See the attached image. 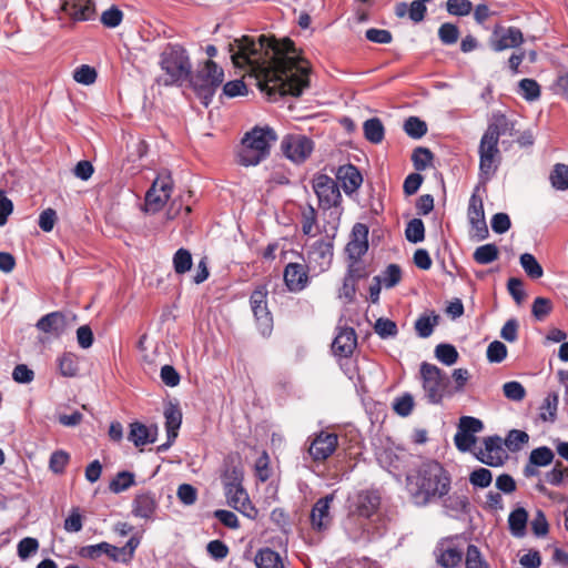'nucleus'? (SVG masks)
<instances>
[{
    "mask_svg": "<svg viewBox=\"0 0 568 568\" xmlns=\"http://www.w3.org/2000/svg\"><path fill=\"white\" fill-rule=\"evenodd\" d=\"M229 49L234 67H250L261 91L268 97H300L310 85V67L296 54L295 43L288 38L277 41L262 34L256 42L243 36L231 42Z\"/></svg>",
    "mask_w": 568,
    "mask_h": 568,
    "instance_id": "nucleus-1",
    "label": "nucleus"
},
{
    "mask_svg": "<svg viewBox=\"0 0 568 568\" xmlns=\"http://www.w3.org/2000/svg\"><path fill=\"white\" fill-rule=\"evenodd\" d=\"M406 481L414 504L426 506L449 493L452 478L439 463L430 460L423 463L414 474H408Z\"/></svg>",
    "mask_w": 568,
    "mask_h": 568,
    "instance_id": "nucleus-2",
    "label": "nucleus"
},
{
    "mask_svg": "<svg viewBox=\"0 0 568 568\" xmlns=\"http://www.w3.org/2000/svg\"><path fill=\"white\" fill-rule=\"evenodd\" d=\"M312 187L323 210L324 224H331V230L338 229L342 195L337 183L326 174H316L312 180Z\"/></svg>",
    "mask_w": 568,
    "mask_h": 568,
    "instance_id": "nucleus-3",
    "label": "nucleus"
},
{
    "mask_svg": "<svg viewBox=\"0 0 568 568\" xmlns=\"http://www.w3.org/2000/svg\"><path fill=\"white\" fill-rule=\"evenodd\" d=\"M324 235L305 245L304 261L307 271L320 275L329 270L334 256V240L337 229L331 230V224H324Z\"/></svg>",
    "mask_w": 568,
    "mask_h": 568,
    "instance_id": "nucleus-4",
    "label": "nucleus"
},
{
    "mask_svg": "<svg viewBox=\"0 0 568 568\" xmlns=\"http://www.w3.org/2000/svg\"><path fill=\"white\" fill-rule=\"evenodd\" d=\"M424 398L428 404L439 405L445 397L454 395L449 376L439 367L427 362L419 366Z\"/></svg>",
    "mask_w": 568,
    "mask_h": 568,
    "instance_id": "nucleus-5",
    "label": "nucleus"
},
{
    "mask_svg": "<svg viewBox=\"0 0 568 568\" xmlns=\"http://www.w3.org/2000/svg\"><path fill=\"white\" fill-rule=\"evenodd\" d=\"M243 474L237 467L227 469L223 476L224 491L227 504L250 519H254L257 509L251 503L242 485Z\"/></svg>",
    "mask_w": 568,
    "mask_h": 568,
    "instance_id": "nucleus-6",
    "label": "nucleus"
},
{
    "mask_svg": "<svg viewBox=\"0 0 568 568\" xmlns=\"http://www.w3.org/2000/svg\"><path fill=\"white\" fill-rule=\"evenodd\" d=\"M196 95L207 105L217 88L224 80V71L213 60H207L204 65L191 74L187 79Z\"/></svg>",
    "mask_w": 568,
    "mask_h": 568,
    "instance_id": "nucleus-7",
    "label": "nucleus"
},
{
    "mask_svg": "<svg viewBox=\"0 0 568 568\" xmlns=\"http://www.w3.org/2000/svg\"><path fill=\"white\" fill-rule=\"evenodd\" d=\"M161 68L171 78V83L185 81L191 75V62L184 48L168 45L161 54Z\"/></svg>",
    "mask_w": 568,
    "mask_h": 568,
    "instance_id": "nucleus-8",
    "label": "nucleus"
},
{
    "mask_svg": "<svg viewBox=\"0 0 568 568\" xmlns=\"http://www.w3.org/2000/svg\"><path fill=\"white\" fill-rule=\"evenodd\" d=\"M465 554L464 541L458 536L439 539L434 549L436 562L443 568L459 567Z\"/></svg>",
    "mask_w": 568,
    "mask_h": 568,
    "instance_id": "nucleus-9",
    "label": "nucleus"
},
{
    "mask_svg": "<svg viewBox=\"0 0 568 568\" xmlns=\"http://www.w3.org/2000/svg\"><path fill=\"white\" fill-rule=\"evenodd\" d=\"M173 191V181L169 171L160 172L145 194V210L156 213L166 204Z\"/></svg>",
    "mask_w": 568,
    "mask_h": 568,
    "instance_id": "nucleus-10",
    "label": "nucleus"
},
{
    "mask_svg": "<svg viewBox=\"0 0 568 568\" xmlns=\"http://www.w3.org/2000/svg\"><path fill=\"white\" fill-rule=\"evenodd\" d=\"M413 455L399 446H387L377 453L379 465L393 474L397 479L412 464Z\"/></svg>",
    "mask_w": 568,
    "mask_h": 568,
    "instance_id": "nucleus-11",
    "label": "nucleus"
},
{
    "mask_svg": "<svg viewBox=\"0 0 568 568\" xmlns=\"http://www.w3.org/2000/svg\"><path fill=\"white\" fill-rule=\"evenodd\" d=\"M267 294L266 285H258L250 297V304L257 328L263 336H268L273 328V318L266 301Z\"/></svg>",
    "mask_w": 568,
    "mask_h": 568,
    "instance_id": "nucleus-12",
    "label": "nucleus"
},
{
    "mask_svg": "<svg viewBox=\"0 0 568 568\" xmlns=\"http://www.w3.org/2000/svg\"><path fill=\"white\" fill-rule=\"evenodd\" d=\"M475 455L480 463L490 467H500L508 458L504 449V442L497 435L486 437L484 446Z\"/></svg>",
    "mask_w": 568,
    "mask_h": 568,
    "instance_id": "nucleus-13",
    "label": "nucleus"
},
{
    "mask_svg": "<svg viewBox=\"0 0 568 568\" xmlns=\"http://www.w3.org/2000/svg\"><path fill=\"white\" fill-rule=\"evenodd\" d=\"M479 178L489 181L501 163V152L498 144H479Z\"/></svg>",
    "mask_w": 568,
    "mask_h": 568,
    "instance_id": "nucleus-14",
    "label": "nucleus"
},
{
    "mask_svg": "<svg viewBox=\"0 0 568 568\" xmlns=\"http://www.w3.org/2000/svg\"><path fill=\"white\" fill-rule=\"evenodd\" d=\"M381 496L375 490H361L351 500V514L359 518H371L379 508Z\"/></svg>",
    "mask_w": 568,
    "mask_h": 568,
    "instance_id": "nucleus-15",
    "label": "nucleus"
},
{
    "mask_svg": "<svg viewBox=\"0 0 568 568\" xmlns=\"http://www.w3.org/2000/svg\"><path fill=\"white\" fill-rule=\"evenodd\" d=\"M335 496L334 494L326 495L325 497L320 498L312 507L310 521L311 526L315 531H324L327 530L333 521V517L331 515V504L333 503Z\"/></svg>",
    "mask_w": 568,
    "mask_h": 568,
    "instance_id": "nucleus-16",
    "label": "nucleus"
},
{
    "mask_svg": "<svg viewBox=\"0 0 568 568\" xmlns=\"http://www.w3.org/2000/svg\"><path fill=\"white\" fill-rule=\"evenodd\" d=\"M515 131L514 121L500 112L493 113L480 142H498L500 138L513 136Z\"/></svg>",
    "mask_w": 568,
    "mask_h": 568,
    "instance_id": "nucleus-17",
    "label": "nucleus"
},
{
    "mask_svg": "<svg viewBox=\"0 0 568 568\" xmlns=\"http://www.w3.org/2000/svg\"><path fill=\"white\" fill-rule=\"evenodd\" d=\"M338 438L333 433L321 432L310 444L307 455L314 462L327 459L336 449Z\"/></svg>",
    "mask_w": 568,
    "mask_h": 568,
    "instance_id": "nucleus-18",
    "label": "nucleus"
},
{
    "mask_svg": "<svg viewBox=\"0 0 568 568\" xmlns=\"http://www.w3.org/2000/svg\"><path fill=\"white\" fill-rule=\"evenodd\" d=\"M235 156L243 166H255L271 153V144H236Z\"/></svg>",
    "mask_w": 568,
    "mask_h": 568,
    "instance_id": "nucleus-19",
    "label": "nucleus"
},
{
    "mask_svg": "<svg viewBox=\"0 0 568 568\" xmlns=\"http://www.w3.org/2000/svg\"><path fill=\"white\" fill-rule=\"evenodd\" d=\"M468 220L471 227L476 231L478 240H485L488 236V229L485 220V212L481 199L473 194L468 205Z\"/></svg>",
    "mask_w": 568,
    "mask_h": 568,
    "instance_id": "nucleus-20",
    "label": "nucleus"
},
{
    "mask_svg": "<svg viewBox=\"0 0 568 568\" xmlns=\"http://www.w3.org/2000/svg\"><path fill=\"white\" fill-rule=\"evenodd\" d=\"M357 345L355 329L352 327L339 328L332 343V351L335 356L349 357Z\"/></svg>",
    "mask_w": 568,
    "mask_h": 568,
    "instance_id": "nucleus-21",
    "label": "nucleus"
},
{
    "mask_svg": "<svg viewBox=\"0 0 568 568\" xmlns=\"http://www.w3.org/2000/svg\"><path fill=\"white\" fill-rule=\"evenodd\" d=\"M306 265L300 263H288L284 270V282L291 292L303 291L308 283Z\"/></svg>",
    "mask_w": 568,
    "mask_h": 568,
    "instance_id": "nucleus-22",
    "label": "nucleus"
},
{
    "mask_svg": "<svg viewBox=\"0 0 568 568\" xmlns=\"http://www.w3.org/2000/svg\"><path fill=\"white\" fill-rule=\"evenodd\" d=\"M494 36L496 39L491 40L490 47L496 52H500L510 48H517L524 42L523 32L516 27L503 29L500 33L496 30Z\"/></svg>",
    "mask_w": 568,
    "mask_h": 568,
    "instance_id": "nucleus-23",
    "label": "nucleus"
},
{
    "mask_svg": "<svg viewBox=\"0 0 568 568\" xmlns=\"http://www.w3.org/2000/svg\"><path fill=\"white\" fill-rule=\"evenodd\" d=\"M368 229L362 223H356L352 230V239L346 245V252L351 258H359L368 248Z\"/></svg>",
    "mask_w": 568,
    "mask_h": 568,
    "instance_id": "nucleus-24",
    "label": "nucleus"
},
{
    "mask_svg": "<svg viewBox=\"0 0 568 568\" xmlns=\"http://www.w3.org/2000/svg\"><path fill=\"white\" fill-rule=\"evenodd\" d=\"M337 180L346 194L356 192L363 183V176L356 166L348 164L338 168L336 173Z\"/></svg>",
    "mask_w": 568,
    "mask_h": 568,
    "instance_id": "nucleus-25",
    "label": "nucleus"
},
{
    "mask_svg": "<svg viewBox=\"0 0 568 568\" xmlns=\"http://www.w3.org/2000/svg\"><path fill=\"white\" fill-rule=\"evenodd\" d=\"M156 508L155 496L150 491L138 494L132 503V514L138 518L151 519Z\"/></svg>",
    "mask_w": 568,
    "mask_h": 568,
    "instance_id": "nucleus-26",
    "label": "nucleus"
},
{
    "mask_svg": "<svg viewBox=\"0 0 568 568\" xmlns=\"http://www.w3.org/2000/svg\"><path fill=\"white\" fill-rule=\"evenodd\" d=\"M62 9L78 21L90 20L95 12L92 0H64Z\"/></svg>",
    "mask_w": 568,
    "mask_h": 568,
    "instance_id": "nucleus-27",
    "label": "nucleus"
},
{
    "mask_svg": "<svg viewBox=\"0 0 568 568\" xmlns=\"http://www.w3.org/2000/svg\"><path fill=\"white\" fill-rule=\"evenodd\" d=\"M37 328L43 333L59 336L65 327V317L60 312H52L42 316L36 324Z\"/></svg>",
    "mask_w": 568,
    "mask_h": 568,
    "instance_id": "nucleus-28",
    "label": "nucleus"
},
{
    "mask_svg": "<svg viewBox=\"0 0 568 568\" xmlns=\"http://www.w3.org/2000/svg\"><path fill=\"white\" fill-rule=\"evenodd\" d=\"M80 555L89 559H98L102 555H106L113 561H120L118 547L105 541H102L97 545H88L82 547L80 550Z\"/></svg>",
    "mask_w": 568,
    "mask_h": 568,
    "instance_id": "nucleus-29",
    "label": "nucleus"
},
{
    "mask_svg": "<svg viewBox=\"0 0 568 568\" xmlns=\"http://www.w3.org/2000/svg\"><path fill=\"white\" fill-rule=\"evenodd\" d=\"M156 428L152 429L141 423H133L130 426L129 440L136 447L155 442Z\"/></svg>",
    "mask_w": 568,
    "mask_h": 568,
    "instance_id": "nucleus-30",
    "label": "nucleus"
},
{
    "mask_svg": "<svg viewBox=\"0 0 568 568\" xmlns=\"http://www.w3.org/2000/svg\"><path fill=\"white\" fill-rule=\"evenodd\" d=\"M528 521V513L525 508L518 507L509 514L508 528L510 534L516 538H521L526 535V527Z\"/></svg>",
    "mask_w": 568,
    "mask_h": 568,
    "instance_id": "nucleus-31",
    "label": "nucleus"
},
{
    "mask_svg": "<svg viewBox=\"0 0 568 568\" xmlns=\"http://www.w3.org/2000/svg\"><path fill=\"white\" fill-rule=\"evenodd\" d=\"M254 561L257 568H284L281 555L268 547L260 549Z\"/></svg>",
    "mask_w": 568,
    "mask_h": 568,
    "instance_id": "nucleus-32",
    "label": "nucleus"
},
{
    "mask_svg": "<svg viewBox=\"0 0 568 568\" xmlns=\"http://www.w3.org/2000/svg\"><path fill=\"white\" fill-rule=\"evenodd\" d=\"M282 152L295 164L303 163L313 152V144H282Z\"/></svg>",
    "mask_w": 568,
    "mask_h": 568,
    "instance_id": "nucleus-33",
    "label": "nucleus"
},
{
    "mask_svg": "<svg viewBox=\"0 0 568 568\" xmlns=\"http://www.w3.org/2000/svg\"><path fill=\"white\" fill-rule=\"evenodd\" d=\"M277 139L276 132L270 125H255L243 135L240 142H275Z\"/></svg>",
    "mask_w": 568,
    "mask_h": 568,
    "instance_id": "nucleus-34",
    "label": "nucleus"
},
{
    "mask_svg": "<svg viewBox=\"0 0 568 568\" xmlns=\"http://www.w3.org/2000/svg\"><path fill=\"white\" fill-rule=\"evenodd\" d=\"M164 417L168 437H170V439L176 438L178 429L182 423V414L180 408L175 405H169L164 409Z\"/></svg>",
    "mask_w": 568,
    "mask_h": 568,
    "instance_id": "nucleus-35",
    "label": "nucleus"
},
{
    "mask_svg": "<svg viewBox=\"0 0 568 568\" xmlns=\"http://www.w3.org/2000/svg\"><path fill=\"white\" fill-rule=\"evenodd\" d=\"M438 322L439 316L435 312L420 315L415 322V329L417 335L422 338L429 337Z\"/></svg>",
    "mask_w": 568,
    "mask_h": 568,
    "instance_id": "nucleus-36",
    "label": "nucleus"
},
{
    "mask_svg": "<svg viewBox=\"0 0 568 568\" xmlns=\"http://www.w3.org/2000/svg\"><path fill=\"white\" fill-rule=\"evenodd\" d=\"M559 396L558 393L551 392L545 397L544 403L540 406L539 417L544 422L554 423L557 417Z\"/></svg>",
    "mask_w": 568,
    "mask_h": 568,
    "instance_id": "nucleus-37",
    "label": "nucleus"
},
{
    "mask_svg": "<svg viewBox=\"0 0 568 568\" xmlns=\"http://www.w3.org/2000/svg\"><path fill=\"white\" fill-rule=\"evenodd\" d=\"M364 136L368 142H382L385 128L379 118H371L363 124Z\"/></svg>",
    "mask_w": 568,
    "mask_h": 568,
    "instance_id": "nucleus-38",
    "label": "nucleus"
},
{
    "mask_svg": "<svg viewBox=\"0 0 568 568\" xmlns=\"http://www.w3.org/2000/svg\"><path fill=\"white\" fill-rule=\"evenodd\" d=\"M427 129V123L418 116H408L403 123V130L413 140L422 139Z\"/></svg>",
    "mask_w": 568,
    "mask_h": 568,
    "instance_id": "nucleus-39",
    "label": "nucleus"
},
{
    "mask_svg": "<svg viewBox=\"0 0 568 568\" xmlns=\"http://www.w3.org/2000/svg\"><path fill=\"white\" fill-rule=\"evenodd\" d=\"M442 500V506L445 509V513L449 516H454L458 513L465 510L468 505V500L465 496L453 494L446 495Z\"/></svg>",
    "mask_w": 568,
    "mask_h": 568,
    "instance_id": "nucleus-40",
    "label": "nucleus"
},
{
    "mask_svg": "<svg viewBox=\"0 0 568 568\" xmlns=\"http://www.w3.org/2000/svg\"><path fill=\"white\" fill-rule=\"evenodd\" d=\"M317 225V212L313 205L306 204L301 209V226L304 235H313Z\"/></svg>",
    "mask_w": 568,
    "mask_h": 568,
    "instance_id": "nucleus-41",
    "label": "nucleus"
},
{
    "mask_svg": "<svg viewBox=\"0 0 568 568\" xmlns=\"http://www.w3.org/2000/svg\"><path fill=\"white\" fill-rule=\"evenodd\" d=\"M551 186L558 191L568 190V165L557 163L550 172Z\"/></svg>",
    "mask_w": 568,
    "mask_h": 568,
    "instance_id": "nucleus-42",
    "label": "nucleus"
},
{
    "mask_svg": "<svg viewBox=\"0 0 568 568\" xmlns=\"http://www.w3.org/2000/svg\"><path fill=\"white\" fill-rule=\"evenodd\" d=\"M498 254H499L498 247L493 243H488V244L478 246L475 250L473 257L476 263L486 265V264H489V263H493L494 261H496L498 258Z\"/></svg>",
    "mask_w": 568,
    "mask_h": 568,
    "instance_id": "nucleus-43",
    "label": "nucleus"
},
{
    "mask_svg": "<svg viewBox=\"0 0 568 568\" xmlns=\"http://www.w3.org/2000/svg\"><path fill=\"white\" fill-rule=\"evenodd\" d=\"M519 262L525 273L532 280H538L544 275V270L537 258L530 253H524Z\"/></svg>",
    "mask_w": 568,
    "mask_h": 568,
    "instance_id": "nucleus-44",
    "label": "nucleus"
},
{
    "mask_svg": "<svg viewBox=\"0 0 568 568\" xmlns=\"http://www.w3.org/2000/svg\"><path fill=\"white\" fill-rule=\"evenodd\" d=\"M465 568H490V566L480 552L479 548L469 544L467 545L465 554Z\"/></svg>",
    "mask_w": 568,
    "mask_h": 568,
    "instance_id": "nucleus-45",
    "label": "nucleus"
},
{
    "mask_svg": "<svg viewBox=\"0 0 568 568\" xmlns=\"http://www.w3.org/2000/svg\"><path fill=\"white\" fill-rule=\"evenodd\" d=\"M192 254L186 248H179L173 255V268L176 274H184L192 267Z\"/></svg>",
    "mask_w": 568,
    "mask_h": 568,
    "instance_id": "nucleus-46",
    "label": "nucleus"
},
{
    "mask_svg": "<svg viewBox=\"0 0 568 568\" xmlns=\"http://www.w3.org/2000/svg\"><path fill=\"white\" fill-rule=\"evenodd\" d=\"M540 85L534 79H521L518 83V94L527 101H535L540 97Z\"/></svg>",
    "mask_w": 568,
    "mask_h": 568,
    "instance_id": "nucleus-47",
    "label": "nucleus"
},
{
    "mask_svg": "<svg viewBox=\"0 0 568 568\" xmlns=\"http://www.w3.org/2000/svg\"><path fill=\"white\" fill-rule=\"evenodd\" d=\"M435 356L444 365L452 366L458 359V352L452 344H438L435 348Z\"/></svg>",
    "mask_w": 568,
    "mask_h": 568,
    "instance_id": "nucleus-48",
    "label": "nucleus"
},
{
    "mask_svg": "<svg viewBox=\"0 0 568 568\" xmlns=\"http://www.w3.org/2000/svg\"><path fill=\"white\" fill-rule=\"evenodd\" d=\"M376 278H381L386 288H392L400 282L402 270L397 264H389L381 275H376Z\"/></svg>",
    "mask_w": 568,
    "mask_h": 568,
    "instance_id": "nucleus-49",
    "label": "nucleus"
},
{
    "mask_svg": "<svg viewBox=\"0 0 568 568\" xmlns=\"http://www.w3.org/2000/svg\"><path fill=\"white\" fill-rule=\"evenodd\" d=\"M469 483L474 488H487L493 481V474L489 469L479 467L469 474Z\"/></svg>",
    "mask_w": 568,
    "mask_h": 568,
    "instance_id": "nucleus-50",
    "label": "nucleus"
},
{
    "mask_svg": "<svg viewBox=\"0 0 568 568\" xmlns=\"http://www.w3.org/2000/svg\"><path fill=\"white\" fill-rule=\"evenodd\" d=\"M554 453L547 446H541L531 450L529 455V462L532 466L545 467L552 463Z\"/></svg>",
    "mask_w": 568,
    "mask_h": 568,
    "instance_id": "nucleus-51",
    "label": "nucleus"
},
{
    "mask_svg": "<svg viewBox=\"0 0 568 568\" xmlns=\"http://www.w3.org/2000/svg\"><path fill=\"white\" fill-rule=\"evenodd\" d=\"M405 235L408 242L419 243L425 239V226L420 219H413L407 223Z\"/></svg>",
    "mask_w": 568,
    "mask_h": 568,
    "instance_id": "nucleus-52",
    "label": "nucleus"
},
{
    "mask_svg": "<svg viewBox=\"0 0 568 568\" xmlns=\"http://www.w3.org/2000/svg\"><path fill=\"white\" fill-rule=\"evenodd\" d=\"M60 373L65 377H73L77 375L79 366L77 356L72 353H64L58 359Z\"/></svg>",
    "mask_w": 568,
    "mask_h": 568,
    "instance_id": "nucleus-53",
    "label": "nucleus"
},
{
    "mask_svg": "<svg viewBox=\"0 0 568 568\" xmlns=\"http://www.w3.org/2000/svg\"><path fill=\"white\" fill-rule=\"evenodd\" d=\"M123 17V11L119 7L112 6L102 12L100 21L105 28L113 29L122 23Z\"/></svg>",
    "mask_w": 568,
    "mask_h": 568,
    "instance_id": "nucleus-54",
    "label": "nucleus"
},
{
    "mask_svg": "<svg viewBox=\"0 0 568 568\" xmlns=\"http://www.w3.org/2000/svg\"><path fill=\"white\" fill-rule=\"evenodd\" d=\"M459 29L452 22L443 23L438 29V38L445 45L455 44L459 38Z\"/></svg>",
    "mask_w": 568,
    "mask_h": 568,
    "instance_id": "nucleus-55",
    "label": "nucleus"
},
{
    "mask_svg": "<svg viewBox=\"0 0 568 568\" xmlns=\"http://www.w3.org/2000/svg\"><path fill=\"white\" fill-rule=\"evenodd\" d=\"M414 397L409 393L396 397L393 403V409L402 417H407L412 414L414 408Z\"/></svg>",
    "mask_w": 568,
    "mask_h": 568,
    "instance_id": "nucleus-56",
    "label": "nucleus"
},
{
    "mask_svg": "<svg viewBox=\"0 0 568 568\" xmlns=\"http://www.w3.org/2000/svg\"><path fill=\"white\" fill-rule=\"evenodd\" d=\"M374 331L381 338L384 339L395 337L398 333L396 323L385 317H379L375 322Z\"/></svg>",
    "mask_w": 568,
    "mask_h": 568,
    "instance_id": "nucleus-57",
    "label": "nucleus"
},
{
    "mask_svg": "<svg viewBox=\"0 0 568 568\" xmlns=\"http://www.w3.org/2000/svg\"><path fill=\"white\" fill-rule=\"evenodd\" d=\"M70 455L62 449L55 450L51 454L49 459V469L53 474H62L69 464Z\"/></svg>",
    "mask_w": 568,
    "mask_h": 568,
    "instance_id": "nucleus-58",
    "label": "nucleus"
},
{
    "mask_svg": "<svg viewBox=\"0 0 568 568\" xmlns=\"http://www.w3.org/2000/svg\"><path fill=\"white\" fill-rule=\"evenodd\" d=\"M412 161L416 171H424L432 164L433 154L426 148H417L413 152Z\"/></svg>",
    "mask_w": 568,
    "mask_h": 568,
    "instance_id": "nucleus-59",
    "label": "nucleus"
},
{
    "mask_svg": "<svg viewBox=\"0 0 568 568\" xmlns=\"http://www.w3.org/2000/svg\"><path fill=\"white\" fill-rule=\"evenodd\" d=\"M98 73L94 68L82 64L78 67L73 72V79L81 84L90 85L97 80Z\"/></svg>",
    "mask_w": 568,
    "mask_h": 568,
    "instance_id": "nucleus-60",
    "label": "nucleus"
},
{
    "mask_svg": "<svg viewBox=\"0 0 568 568\" xmlns=\"http://www.w3.org/2000/svg\"><path fill=\"white\" fill-rule=\"evenodd\" d=\"M529 436L524 430L513 429L508 433L504 444L513 452L519 450L523 445L527 444Z\"/></svg>",
    "mask_w": 568,
    "mask_h": 568,
    "instance_id": "nucleus-61",
    "label": "nucleus"
},
{
    "mask_svg": "<svg viewBox=\"0 0 568 568\" xmlns=\"http://www.w3.org/2000/svg\"><path fill=\"white\" fill-rule=\"evenodd\" d=\"M134 484V475L130 471H120L110 483V489L113 493H121L130 488Z\"/></svg>",
    "mask_w": 568,
    "mask_h": 568,
    "instance_id": "nucleus-62",
    "label": "nucleus"
},
{
    "mask_svg": "<svg viewBox=\"0 0 568 568\" xmlns=\"http://www.w3.org/2000/svg\"><path fill=\"white\" fill-rule=\"evenodd\" d=\"M503 392L505 397L513 402H520L526 396L525 387L516 381L505 383L503 385Z\"/></svg>",
    "mask_w": 568,
    "mask_h": 568,
    "instance_id": "nucleus-63",
    "label": "nucleus"
},
{
    "mask_svg": "<svg viewBox=\"0 0 568 568\" xmlns=\"http://www.w3.org/2000/svg\"><path fill=\"white\" fill-rule=\"evenodd\" d=\"M83 527V516L79 507H73L64 519L63 528L68 532H79Z\"/></svg>",
    "mask_w": 568,
    "mask_h": 568,
    "instance_id": "nucleus-64",
    "label": "nucleus"
}]
</instances>
